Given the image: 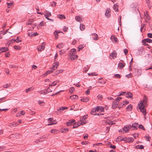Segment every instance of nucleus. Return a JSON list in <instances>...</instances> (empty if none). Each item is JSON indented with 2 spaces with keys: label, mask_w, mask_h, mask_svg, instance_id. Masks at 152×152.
Here are the masks:
<instances>
[{
  "label": "nucleus",
  "mask_w": 152,
  "mask_h": 152,
  "mask_svg": "<svg viewBox=\"0 0 152 152\" xmlns=\"http://www.w3.org/2000/svg\"><path fill=\"white\" fill-rule=\"evenodd\" d=\"M104 108L101 106H97L96 108L95 107L92 109L91 113V114H93V113H96V112H101L104 111Z\"/></svg>",
  "instance_id": "f257e3e1"
},
{
  "label": "nucleus",
  "mask_w": 152,
  "mask_h": 152,
  "mask_svg": "<svg viewBox=\"0 0 152 152\" xmlns=\"http://www.w3.org/2000/svg\"><path fill=\"white\" fill-rule=\"evenodd\" d=\"M140 112H142L144 115H146V110L144 105H138L137 107Z\"/></svg>",
  "instance_id": "f03ea898"
},
{
  "label": "nucleus",
  "mask_w": 152,
  "mask_h": 152,
  "mask_svg": "<svg viewBox=\"0 0 152 152\" xmlns=\"http://www.w3.org/2000/svg\"><path fill=\"white\" fill-rule=\"evenodd\" d=\"M69 54L70 59L71 61H72L77 58V56L75 55V53H69Z\"/></svg>",
  "instance_id": "7ed1b4c3"
},
{
  "label": "nucleus",
  "mask_w": 152,
  "mask_h": 152,
  "mask_svg": "<svg viewBox=\"0 0 152 152\" xmlns=\"http://www.w3.org/2000/svg\"><path fill=\"white\" fill-rule=\"evenodd\" d=\"M148 102V98L147 96L144 95L143 97V100H142L140 103H138V104H144L147 103Z\"/></svg>",
  "instance_id": "20e7f679"
},
{
  "label": "nucleus",
  "mask_w": 152,
  "mask_h": 152,
  "mask_svg": "<svg viewBox=\"0 0 152 152\" xmlns=\"http://www.w3.org/2000/svg\"><path fill=\"white\" fill-rule=\"evenodd\" d=\"M45 45V43L43 42L40 46L37 48L38 51H41L44 50Z\"/></svg>",
  "instance_id": "39448f33"
},
{
  "label": "nucleus",
  "mask_w": 152,
  "mask_h": 152,
  "mask_svg": "<svg viewBox=\"0 0 152 152\" xmlns=\"http://www.w3.org/2000/svg\"><path fill=\"white\" fill-rule=\"evenodd\" d=\"M117 53L115 50H114L112 53H111L110 55V57L111 59H114L116 57Z\"/></svg>",
  "instance_id": "423d86ee"
},
{
  "label": "nucleus",
  "mask_w": 152,
  "mask_h": 152,
  "mask_svg": "<svg viewBox=\"0 0 152 152\" xmlns=\"http://www.w3.org/2000/svg\"><path fill=\"white\" fill-rule=\"evenodd\" d=\"M121 97H117L115 100L113 102L112 104H118L119 102L121 99Z\"/></svg>",
  "instance_id": "0eeeda50"
},
{
  "label": "nucleus",
  "mask_w": 152,
  "mask_h": 152,
  "mask_svg": "<svg viewBox=\"0 0 152 152\" xmlns=\"http://www.w3.org/2000/svg\"><path fill=\"white\" fill-rule=\"evenodd\" d=\"M110 39L114 43H118V39L115 36L113 35H112L110 37Z\"/></svg>",
  "instance_id": "6e6552de"
},
{
  "label": "nucleus",
  "mask_w": 152,
  "mask_h": 152,
  "mask_svg": "<svg viewBox=\"0 0 152 152\" xmlns=\"http://www.w3.org/2000/svg\"><path fill=\"white\" fill-rule=\"evenodd\" d=\"M92 39L94 40H96L98 39V35L95 33H94L91 34Z\"/></svg>",
  "instance_id": "1a4fd4ad"
},
{
  "label": "nucleus",
  "mask_w": 152,
  "mask_h": 152,
  "mask_svg": "<svg viewBox=\"0 0 152 152\" xmlns=\"http://www.w3.org/2000/svg\"><path fill=\"white\" fill-rule=\"evenodd\" d=\"M110 9L108 8H107L106 10V12L105 13V16L107 18H108L110 16Z\"/></svg>",
  "instance_id": "9d476101"
},
{
  "label": "nucleus",
  "mask_w": 152,
  "mask_h": 152,
  "mask_svg": "<svg viewBox=\"0 0 152 152\" xmlns=\"http://www.w3.org/2000/svg\"><path fill=\"white\" fill-rule=\"evenodd\" d=\"M59 65V62H56L54 63V64L52 66L51 68V69L53 70H56L57 68V67Z\"/></svg>",
  "instance_id": "9b49d317"
},
{
  "label": "nucleus",
  "mask_w": 152,
  "mask_h": 152,
  "mask_svg": "<svg viewBox=\"0 0 152 152\" xmlns=\"http://www.w3.org/2000/svg\"><path fill=\"white\" fill-rule=\"evenodd\" d=\"M75 121V120L73 119L69 120V121L66 122V125L67 126H70Z\"/></svg>",
  "instance_id": "f8f14e48"
},
{
  "label": "nucleus",
  "mask_w": 152,
  "mask_h": 152,
  "mask_svg": "<svg viewBox=\"0 0 152 152\" xmlns=\"http://www.w3.org/2000/svg\"><path fill=\"white\" fill-rule=\"evenodd\" d=\"M8 48H7L2 47L0 48V50L1 51V53L3 52H7L8 50Z\"/></svg>",
  "instance_id": "ddd939ff"
},
{
  "label": "nucleus",
  "mask_w": 152,
  "mask_h": 152,
  "mask_svg": "<svg viewBox=\"0 0 152 152\" xmlns=\"http://www.w3.org/2000/svg\"><path fill=\"white\" fill-rule=\"evenodd\" d=\"M47 136H46V135H43L41 137L40 139L38 140V141L39 142H42L44 141L45 139L47 138Z\"/></svg>",
  "instance_id": "4468645a"
},
{
  "label": "nucleus",
  "mask_w": 152,
  "mask_h": 152,
  "mask_svg": "<svg viewBox=\"0 0 152 152\" xmlns=\"http://www.w3.org/2000/svg\"><path fill=\"white\" fill-rule=\"evenodd\" d=\"M68 108L67 107H61L60 108L57 109V110L60 112H61L62 111L64 110L67 109Z\"/></svg>",
  "instance_id": "2eb2a0df"
},
{
  "label": "nucleus",
  "mask_w": 152,
  "mask_h": 152,
  "mask_svg": "<svg viewBox=\"0 0 152 152\" xmlns=\"http://www.w3.org/2000/svg\"><path fill=\"white\" fill-rule=\"evenodd\" d=\"M125 65V64L124 63H119L118 64V67L119 68V69H121Z\"/></svg>",
  "instance_id": "dca6fc26"
},
{
  "label": "nucleus",
  "mask_w": 152,
  "mask_h": 152,
  "mask_svg": "<svg viewBox=\"0 0 152 152\" xmlns=\"http://www.w3.org/2000/svg\"><path fill=\"white\" fill-rule=\"evenodd\" d=\"M138 124L137 123H134L132 124V127H133L134 129H137L138 128Z\"/></svg>",
  "instance_id": "f3484780"
},
{
  "label": "nucleus",
  "mask_w": 152,
  "mask_h": 152,
  "mask_svg": "<svg viewBox=\"0 0 152 152\" xmlns=\"http://www.w3.org/2000/svg\"><path fill=\"white\" fill-rule=\"evenodd\" d=\"M126 142L130 143L132 142L133 141L134 139L132 137H128L126 139Z\"/></svg>",
  "instance_id": "a211bd4d"
},
{
  "label": "nucleus",
  "mask_w": 152,
  "mask_h": 152,
  "mask_svg": "<svg viewBox=\"0 0 152 152\" xmlns=\"http://www.w3.org/2000/svg\"><path fill=\"white\" fill-rule=\"evenodd\" d=\"M133 96L132 94V93L130 92H128L126 94V97L127 98H131Z\"/></svg>",
  "instance_id": "6ab92c4d"
},
{
  "label": "nucleus",
  "mask_w": 152,
  "mask_h": 152,
  "mask_svg": "<svg viewBox=\"0 0 152 152\" xmlns=\"http://www.w3.org/2000/svg\"><path fill=\"white\" fill-rule=\"evenodd\" d=\"M53 72L52 70H49L45 72L44 74L43 75L44 76H47L48 74L52 73Z\"/></svg>",
  "instance_id": "aec40b11"
},
{
  "label": "nucleus",
  "mask_w": 152,
  "mask_h": 152,
  "mask_svg": "<svg viewBox=\"0 0 152 152\" xmlns=\"http://www.w3.org/2000/svg\"><path fill=\"white\" fill-rule=\"evenodd\" d=\"M61 132L62 133L66 132H68L69 131V129L68 128H62L61 129Z\"/></svg>",
  "instance_id": "412c9836"
},
{
  "label": "nucleus",
  "mask_w": 152,
  "mask_h": 152,
  "mask_svg": "<svg viewBox=\"0 0 152 152\" xmlns=\"http://www.w3.org/2000/svg\"><path fill=\"white\" fill-rule=\"evenodd\" d=\"M144 148V146L143 145H138L137 146H136L135 147V148L136 149H142Z\"/></svg>",
  "instance_id": "4be33fe9"
},
{
  "label": "nucleus",
  "mask_w": 152,
  "mask_h": 152,
  "mask_svg": "<svg viewBox=\"0 0 152 152\" xmlns=\"http://www.w3.org/2000/svg\"><path fill=\"white\" fill-rule=\"evenodd\" d=\"M133 108L132 105H128L126 108L127 110L128 111H130Z\"/></svg>",
  "instance_id": "5701e85b"
},
{
  "label": "nucleus",
  "mask_w": 152,
  "mask_h": 152,
  "mask_svg": "<svg viewBox=\"0 0 152 152\" xmlns=\"http://www.w3.org/2000/svg\"><path fill=\"white\" fill-rule=\"evenodd\" d=\"M34 89V88L32 87H30L26 90V93H27L29 92L32 91Z\"/></svg>",
  "instance_id": "b1692460"
},
{
  "label": "nucleus",
  "mask_w": 152,
  "mask_h": 152,
  "mask_svg": "<svg viewBox=\"0 0 152 152\" xmlns=\"http://www.w3.org/2000/svg\"><path fill=\"white\" fill-rule=\"evenodd\" d=\"M146 2L147 4L148 5V7L150 9L151 7V2L150 0H146Z\"/></svg>",
  "instance_id": "393cba45"
},
{
  "label": "nucleus",
  "mask_w": 152,
  "mask_h": 152,
  "mask_svg": "<svg viewBox=\"0 0 152 152\" xmlns=\"http://www.w3.org/2000/svg\"><path fill=\"white\" fill-rule=\"evenodd\" d=\"M118 7L117 4H115L113 6V9L115 12L118 11Z\"/></svg>",
  "instance_id": "a878e982"
},
{
  "label": "nucleus",
  "mask_w": 152,
  "mask_h": 152,
  "mask_svg": "<svg viewBox=\"0 0 152 152\" xmlns=\"http://www.w3.org/2000/svg\"><path fill=\"white\" fill-rule=\"evenodd\" d=\"M144 15L146 18V19H147L148 20V21L150 20V19L149 18V15L147 12L145 13Z\"/></svg>",
  "instance_id": "bb28decb"
},
{
  "label": "nucleus",
  "mask_w": 152,
  "mask_h": 152,
  "mask_svg": "<svg viewBox=\"0 0 152 152\" xmlns=\"http://www.w3.org/2000/svg\"><path fill=\"white\" fill-rule=\"evenodd\" d=\"M57 17L61 19L65 18V16L63 15H57Z\"/></svg>",
  "instance_id": "cd10ccee"
},
{
  "label": "nucleus",
  "mask_w": 152,
  "mask_h": 152,
  "mask_svg": "<svg viewBox=\"0 0 152 152\" xmlns=\"http://www.w3.org/2000/svg\"><path fill=\"white\" fill-rule=\"evenodd\" d=\"M88 116V115L83 116L82 117L80 118V121H83L84 120L86 119L87 117Z\"/></svg>",
  "instance_id": "c85d7f7f"
},
{
  "label": "nucleus",
  "mask_w": 152,
  "mask_h": 152,
  "mask_svg": "<svg viewBox=\"0 0 152 152\" xmlns=\"http://www.w3.org/2000/svg\"><path fill=\"white\" fill-rule=\"evenodd\" d=\"M64 46V44L63 43L59 44L56 46V47L58 48H62Z\"/></svg>",
  "instance_id": "c756f323"
},
{
  "label": "nucleus",
  "mask_w": 152,
  "mask_h": 152,
  "mask_svg": "<svg viewBox=\"0 0 152 152\" xmlns=\"http://www.w3.org/2000/svg\"><path fill=\"white\" fill-rule=\"evenodd\" d=\"M85 28V26L83 24H81L80 26V29L81 31L83 30Z\"/></svg>",
  "instance_id": "7c9ffc66"
},
{
  "label": "nucleus",
  "mask_w": 152,
  "mask_h": 152,
  "mask_svg": "<svg viewBox=\"0 0 152 152\" xmlns=\"http://www.w3.org/2000/svg\"><path fill=\"white\" fill-rule=\"evenodd\" d=\"M146 41V42L149 43H151L152 42V40L148 38H146L144 39V41Z\"/></svg>",
  "instance_id": "2f4dec72"
},
{
  "label": "nucleus",
  "mask_w": 152,
  "mask_h": 152,
  "mask_svg": "<svg viewBox=\"0 0 152 152\" xmlns=\"http://www.w3.org/2000/svg\"><path fill=\"white\" fill-rule=\"evenodd\" d=\"M129 129L127 128V127H124L123 128V130L125 133L127 132L129 130Z\"/></svg>",
  "instance_id": "473e14b6"
},
{
  "label": "nucleus",
  "mask_w": 152,
  "mask_h": 152,
  "mask_svg": "<svg viewBox=\"0 0 152 152\" xmlns=\"http://www.w3.org/2000/svg\"><path fill=\"white\" fill-rule=\"evenodd\" d=\"M75 19L76 20L79 22H81L82 21V20L81 19L80 17L79 16H76Z\"/></svg>",
  "instance_id": "72a5a7b5"
},
{
  "label": "nucleus",
  "mask_w": 152,
  "mask_h": 152,
  "mask_svg": "<svg viewBox=\"0 0 152 152\" xmlns=\"http://www.w3.org/2000/svg\"><path fill=\"white\" fill-rule=\"evenodd\" d=\"M17 125H18L17 124ZM17 126V123H10L9 124V126L11 127H15Z\"/></svg>",
  "instance_id": "f704fd0d"
},
{
  "label": "nucleus",
  "mask_w": 152,
  "mask_h": 152,
  "mask_svg": "<svg viewBox=\"0 0 152 152\" xmlns=\"http://www.w3.org/2000/svg\"><path fill=\"white\" fill-rule=\"evenodd\" d=\"M121 139V136H119L117 137L116 141L117 142H120L122 141Z\"/></svg>",
  "instance_id": "c9c22d12"
},
{
  "label": "nucleus",
  "mask_w": 152,
  "mask_h": 152,
  "mask_svg": "<svg viewBox=\"0 0 152 152\" xmlns=\"http://www.w3.org/2000/svg\"><path fill=\"white\" fill-rule=\"evenodd\" d=\"M58 132V130L55 129H52L50 131V132L53 134H56Z\"/></svg>",
  "instance_id": "e433bc0d"
},
{
  "label": "nucleus",
  "mask_w": 152,
  "mask_h": 152,
  "mask_svg": "<svg viewBox=\"0 0 152 152\" xmlns=\"http://www.w3.org/2000/svg\"><path fill=\"white\" fill-rule=\"evenodd\" d=\"M88 98H84L81 99V100L83 102H87L88 101Z\"/></svg>",
  "instance_id": "4c0bfd02"
},
{
  "label": "nucleus",
  "mask_w": 152,
  "mask_h": 152,
  "mask_svg": "<svg viewBox=\"0 0 152 152\" xmlns=\"http://www.w3.org/2000/svg\"><path fill=\"white\" fill-rule=\"evenodd\" d=\"M76 98H78V96L77 95H73L71 96L70 97V98L71 99H76Z\"/></svg>",
  "instance_id": "58836bf2"
},
{
  "label": "nucleus",
  "mask_w": 152,
  "mask_h": 152,
  "mask_svg": "<svg viewBox=\"0 0 152 152\" xmlns=\"http://www.w3.org/2000/svg\"><path fill=\"white\" fill-rule=\"evenodd\" d=\"M60 54V55H62L64 54L65 53V51L64 50H61L59 51Z\"/></svg>",
  "instance_id": "ea45409f"
},
{
  "label": "nucleus",
  "mask_w": 152,
  "mask_h": 152,
  "mask_svg": "<svg viewBox=\"0 0 152 152\" xmlns=\"http://www.w3.org/2000/svg\"><path fill=\"white\" fill-rule=\"evenodd\" d=\"M75 91V89L73 87H71L69 89V92L72 93Z\"/></svg>",
  "instance_id": "a19ab883"
},
{
  "label": "nucleus",
  "mask_w": 152,
  "mask_h": 152,
  "mask_svg": "<svg viewBox=\"0 0 152 152\" xmlns=\"http://www.w3.org/2000/svg\"><path fill=\"white\" fill-rule=\"evenodd\" d=\"M7 7L8 8H10L11 6H13V5L12 3H7Z\"/></svg>",
  "instance_id": "79ce46f5"
},
{
  "label": "nucleus",
  "mask_w": 152,
  "mask_h": 152,
  "mask_svg": "<svg viewBox=\"0 0 152 152\" xmlns=\"http://www.w3.org/2000/svg\"><path fill=\"white\" fill-rule=\"evenodd\" d=\"M51 16V14L49 12H47L46 14L45 15V16H46V17H50Z\"/></svg>",
  "instance_id": "37998d69"
},
{
  "label": "nucleus",
  "mask_w": 152,
  "mask_h": 152,
  "mask_svg": "<svg viewBox=\"0 0 152 152\" xmlns=\"http://www.w3.org/2000/svg\"><path fill=\"white\" fill-rule=\"evenodd\" d=\"M13 41H14V42H21V40L19 39H18V37L17 39H16V40L13 39Z\"/></svg>",
  "instance_id": "c03bdc74"
},
{
  "label": "nucleus",
  "mask_w": 152,
  "mask_h": 152,
  "mask_svg": "<svg viewBox=\"0 0 152 152\" xmlns=\"http://www.w3.org/2000/svg\"><path fill=\"white\" fill-rule=\"evenodd\" d=\"M114 76L115 77L118 78H120L121 77V75L119 74H115Z\"/></svg>",
  "instance_id": "a18cd8bd"
},
{
  "label": "nucleus",
  "mask_w": 152,
  "mask_h": 152,
  "mask_svg": "<svg viewBox=\"0 0 152 152\" xmlns=\"http://www.w3.org/2000/svg\"><path fill=\"white\" fill-rule=\"evenodd\" d=\"M97 98L99 100H101L102 99L103 97L102 95L99 94L97 96Z\"/></svg>",
  "instance_id": "49530a36"
},
{
  "label": "nucleus",
  "mask_w": 152,
  "mask_h": 152,
  "mask_svg": "<svg viewBox=\"0 0 152 152\" xmlns=\"http://www.w3.org/2000/svg\"><path fill=\"white\" fill-rule=\"evenodd\" d=\"M14 48L17 50H19L20 49V48L19 46L15 45L14 46Z\"/></svg>",
  "instance_id": "de8ad7c7"
},
{
  "label": "nucleus",
  "mask_w": 152,
  "mask_h": 152,
  "mask_svg": "<svg viewBox=\"0 0 152 152\" xmlns=\"http://www.w3.org/2000/svg\"><path fill=\"white\" fill-rule=\"evenodd\" d=\"M79 126V125L77 124L76 123H73V128H77Z\"/></svg>",
  "instance_id": "09e8293b"
},
{
  "label": "nucleus",
  "mask_w": 152,
  "mask_h": 152,
  "mask_svg": "<svg viewBox=\"0 0 152 152\" xmlns=\"http://www.w3.org/2000/svg\"><path fill=\"white\" fill-rule=\"evenodd\" d=\"M44 22L43 21H41L39 23V27H37L38 29H39V26L40 27H41V26H42L43 25H44Z\"/></svg>",
  "instance_id": "8fccbe9b"
},
{
  "label": "nucleus",
  "mask_w": 152,
  "mask_h": 152,
  "mask_svg": "<svg viewBox=\"0 0 152 152\" xmlns=\"http://www.w3.org/2000/svg\"><path fill=\"white\" fill-rule=\"evenodd\" d=\"M34 32H31V33H28V35L31 37H34Z\"/></svg>",
  "instance_id": "3c124183"
},
{
  "label": "nucleus",
  "mask_w": 152,
  "mask_h": 152,
  "mask_svg": "<svg viewBox=\"0 0 152 152\" xmlns=\"http://www.w3.org/2000/svg\"><path fill=\"white\" fill-rule=\"evenodd\" d=\"M56 85V83H55V82L54 81L51 84H50L49 85V87L50 86H55Z\"/></svg>",
  "instance_id": "603ef678"
},
{
  "label": "nucleus",
  "mask_w": 152,
  "mask_h": 152,
  "mask_svg": "<svg viewBox=\"0 0 152 152\" xmlns=\"http://www.w3.org/2000/svg\"><path fill=\"white\" fill-rule=\"evenodd\" d=\"M12 135H14V136H13V137H17L20 136V134L18 133H16L15 134H12Z\"/></svg>",
  "instance_id": "864d4df0"
},
{
  "label": "nucleus",
  "mask_w": 152,
  "mask_h": 152,
  "mask_svg": "<svg viewBox=\"0 0 152 152\" xmlns=\"http://www.w3.org/2000/svg\"><path fill=\"white\" fill-rule=\"evenodd\" d=\"M18 114H20L22 115H24L25 114V113L24 111L23 110H22L20 112H18Z\"/></svg>",
  "instance_id": "5fc2aeb1"
},
{
  "label": "nucleus",
  "mask_w": 152,
  "mask_h": 152,
  "mask_svg": "<svg viewBox=\"0 0 152 152\" xmlns=\"http://www.w3.org/2000/svg\"><path fill=\"white\" fill-rule=\"evenodd\" d=\"M76 52V50L75 49L73 48L72 49L69 53H75Z\"/></svg>",
  "instance_id": "6e6d98bb"
},
{
  "label": "nucleus",
  "mask_w": 152,
  "mask_h": 152,
  "mask_svg": "<svg viewBox=\"0 0 152 152\" xmlns=\"http://www.w3.org/2000/svg\"><path fill=\"white\" fill-rule=\"evenodd\" d=\"M139 128L144 130H145V129L144 128L142 124H140L139 126Z\"/></svg>",
  "instance_id": "4d7b16f0"
},
{
  "label": "nucleus",
  "mask_w": 152,
  "mask_h": 152,
  "mask_svg": "<svg viewBox=\"0 0 152 152\" xmlns=\"http://www.w3.org/2000/svg\"><path fill=\"white\" fill-rule=\"evenodd\" d=\"M58 32L56 31H55L54 32V35H55V38L56 39H57L58 37Z\"/></svg>",
  "instance_id": "13d9d810"
},
{
  "label": "nucleus",
  "mask_w": 152,
  "mask_h": 152,
  "mask_svg": "<svg viewBox=\"0 0 152 152\" xmlns=\"http://www.w3.org/2000/svg\"><path fill=\"white\" fill-rule=\"evenodd\" d=\"M56 123H57V122H56V120H55L53 121V122L51 123L50 124H48V125H52L53 124H56Z\"/></svg>",
  "instance_id": "bf43d9fd"
},
{
  "label": "nucleus",
  "mask_w": 152,
  "mask_h": 152,
  "mask_svg": "<svg viewBox=\"0 0 152 152\" xmlns=\"http://www.w3.org/2000/svg\"><path fill=\"white\" fill-rule=\"evenodd\" d=\"M56 3L55 1H53L51 4V6L53 7H55L56 6Z\"/></svg>",
  "instance_id": "052dcab7"
},
{
  "label": "nucleus",
  "mask_w": 152,
  "mask_h": 152,
  "mask_svg": "<svg viewBox=\"0 0 152 152\" xmlns=\"http://www.w3.org/2000/svg\"><path fill=\"white\" fill-rule=\"evenodd\" d=\"M144 39L142 41V43L143 44V45H145V46H147L148 45V44L146 43V41H144Z\"/></svg>",
  "instance_id": "680f3d73"
},
{
  "label": "nucleus",
  "mask_w": 152,
  "mask_h": 152,
  "mask_svg": "<svg viewBox=\"0 0 152 152\" xmlns=\"http://www.w3.org/2000/svg\"><path fill=\"white\" fill-rule=\"evenodd\" d=\"M124 52L125 55H127L128 53V50L126 49H125L124 50Z\"/></svg>",
  "instance_id": "e2e57ef3"
},
{
  "label": "nucleus",
  "mask_w": 152,
  "mask_h": 152,
  "mask_svg": "<svg viewBox=\"0 0 152 152\" xmlns=\"http://www.w3.org/2000/svg\"><path fill=\"white\" fill-rule=\"evenodd\" d=\"M5 147L4 146H0V151H2L3 149H5Z\"/></svg>",
  "instance_id": "0e129e2a"
},
{
  "label": "nucleus",
  "mask_w": 152,
  "mask_h": 152,
  "mask_svg": "<svg viewBox=\"0 0 152 152\" xmlns=\"http://www.w3.org/2000/svg\"><path fill=\"white\" fill-rule=\"evenodd\" d=\"M148 37L150 38H152V34L151 33H148L147 34Z\"/></svg>",
  "instance_id": "69168bd1"
},
{
  "label": "nucleus",
  "mask_w": 152,
  "mask_h": 152,
  "mask_svg": "<svg viewBox=\"0 0 152 152\" xmlns=\"http://www.w3.org/2000/svg\"><path fill=\"white\" fill-rule=\"evenodd\" d=\"M53 120V118H50L48 119V122H51Z\"/></svg>",
  "instance_id": "338daca9"
},
{
  "label": "nucleus",
  "mask_w": 152,
  "mask_h": 152,
  "mask_svg": "<svg viewBox=\"0 0 152 152\" xmlns=\"http://www.w3.org/2000/svg\"><path fill=\"white\" fill-rule=\"evenodd\" d=\"M81 121V123H80V124H81V125H84V124H85L87 123V122L86 121Z\"/></svg>",
  "instance_id": "774afa93"
}]
</instances>
